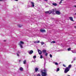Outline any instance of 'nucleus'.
Here are the masks:
<instances>
[{
	"instance_id": "nucleus-23",
	"label": "nucleus",
	"mask_w": 76,
	"mask_h": 76,
	"mask_svg": "<svg viewBox=\"0 0 76 76\" xmlns=\"http://www.w3.org/2000/svg\"><path fill=\"white\" fill-rule=\"evenodd\" d=\"M41 45H44V42H41Z\"/></svg>"
},
{
	"instance_id": "nucleus-39",
	"label": "nucleus",
	"mask_w": 76,
	"mask_h": 76,
	"mask_svg": "<svg viewBox=\"0 0 76 76\" xmlns=\"http://www.w3.org/2000/svg\"><path fill=\"white\" fill-rule=\"evenodd\" d=\"M71 63H73V61H72V62H71Z\"/></svg>"
},
{
	"instance_id": "nucleus-29",
	"label": "nucleus",
	"mask_w": 76,
	"mask_h": 76,
	"mask_svg": "<svg viewBox=\"0 0 76 76\" xmlns=\"http://www.w3.org/2000/svg\"><path fill=\"white\" fill-rule=\"evenodd\" d=\"M47 55H48V53H46L45 54V56H47Z\"/></svg>"
},
{
	"instance_id": "nucleus-2",
	"label": "nucleus",
	"mask_w": 76,
	"mask_h": 76,
	"mask_svg": "<svg viewBox=\"0 0 76 76\" xmlns=\"http://www.w3.org/2000/svg\"><path fill=\"white\" fill-rule=\"evenodd\" d=\"M45 13L46 14H49L50 15V14L53 13V12H52L51 10H50L49 11L45 12Z\"/></svg>"
},
{
	"instance_id": "nucleus-44",
	"label": "nucleus",
	"mask_w": 76,
	"mask_h": 76,
	"mask_svg": "<svg viewBox=\"0 0 76 76\" xmlns=\"http://www.w3.org/2000/svg\"><path fill=\"white\" fill-rule=\"evenodd\" d=\"M4 41L5 42V41H6V40H4Z\"/></svg>"
},
{
	"instance_id": "nucleus-24",
	"label": "nucleus",
	"mask_w": 76,
	"mask_h": 76,
	"mask_svg": "<svg viewBox=\"0 0 76 76\" xmlns=\"http://www.w3.org/2000/svg\"><path fill=\"white\" fill-rule=\"evenodd\" d=\"M50 58H52V54H50Z\"/></svg>"
},
{
	"instance_id": "nucleus-33",
	"label": "nucleus",
	"mask_w": 76,
	"mask_h": 76,
	"mask_svg": "<svg viewBox=\"0 0 76 76\" xmlns=\"http://www.w3.org/2000/svg\"><path fill=\"white\" fill-rule=\"evenodd\" d=\"M62 3V1H60V2L59 3V4H61V3Z\"/></svg>"
},
{
	"instance_id": "nucleus-27",
	"label": "nucleus",
	"mask_w": 76,
	"mask_h": 76,
	"mask_svg": "<svg viewBox=\"0 0 76 76\" xmlns=\"http://www.w3.org/2000/svg\"><path fill=\"white\" fill-rule=\"evenodd\" d=\"M36 57H37V56H33V58H36Z\"/></svg>"
},
{
	"instance_id": "nucleus-31",
	"label": "nucleus",
	"mask_w": 76,
	"mask_h": 76,
	"mask_svg": "<svg viewBox=\"0 0 76 76\" xmlns=\"http://www.w3.org/2000/svg\"><path fill=\"white\" fill-rule=\"evenodd\" d=\"M34 43H35V44H37V41H36L34 42Z\"/></svg>"
},
{
	"instance_id": "nucleus-41",
	"label": "nucleus",
	"mask_w": 76,
	"mask_h": 76,
	"mask_svg": "<svg viewBox=\"0 0 76 76\" xmlns=\"http://www.w3.org/2000/svg\"><path fill=\"white\" fill-rule=\"evenodd\" d=\"M51 19H54V18H51Z\"/></svg>"
},
{
	"instance_id": "nucleus-47",
	"label": "nucleus",
	"mask_w": 76,
	"mask_h": 76,
	"mask_svg": "<svg viewBox=\"0 0 76 76\" xmlns=\"http://www.w3.org/2000/svg\"><path fill=\"white\" fill-rule=\"evenodd\" d=\"M73 53V52H72Z\"/></svg>"
},
{
	"instance_id": "nucleus-13",
	"label": "nucleus",
	"mask_w": 76,
	"mask_h": 76,
	"mask_svg": "<svg viewBox=\"0 0 76 76\" xmlns=\"http://www.w3.org/2000/svg\"><path fill=\"white\" fill-rule=\"evenodd\" d=\"M19 45H20V48H23V46H22V44L20 43H19Z\"/></svg>"
},
{
	"instance_id": "nucleus-9",
	"label": "nucleus",
	"mask_w": 76,
	"mask_h": 76,
	"mask_svg": "<svg viewBox=\"0 0 76 76\" xmlns=\"http://www.w3.org/2000/svg\"><path fill=\"white\" fill-rule=\"evenodd\" d=\"M52 5L54 6H57V4L56 3H52Z\"/></svg>"
},
{
	"instance_id": "nucleus-46",
	"label": "nucleus",
	"mask_w": 76,
	"mask_h": 76,
	"mask_svg": "<svg viewBox=\"0 0 76 76\" xmlns=\"http://www.w3.org/2000/svg\"><path fill=\"white\" fill-rule=\"evenodd\" d=\"M75 15H76V13H75Z\"/></svg>"
},
{
	"instance_id": "nucleus-15",
	"label": "nucleus",
	"mask_w": 76,
	"mask_h": 76,
	"mask_svg": "<svg viewBox=\"0 0 76 76\" xmlns=\"http://www.w3.org/2000/svg\"><path fill=\"white\" fill-rule=\"evenodd\" d=\"M42 52L43 53H46V50H43L42 51Z\"/></svg>"
},
{
	"instance_id": "nucleus-17",
	"label": "nucleus",
	"mask_w": 76,
	"mask_h": 76,
	"mask_svg": "<svg viewBox=\"0 0 76 76\" xmlns=\"http://www.w3.org/2000/svg\"><path fill=\"white\" fill-rule=\"evenodd\" d=\"M20 70L21 71H23V68L22 67H20Z\"/></svg>"
},
{
	"instance_id": "nucleus-20",
	"label": "nucleus",
	"mask_w": 76,
	"mask_h": 76,
	"mask_svg": "<svg viewBox=\"0 0 76 76\" xmlns=\"http://www.w3.org/2000/svg\"><path fill=\"white\" fill-rule=\"evenodd\" d=\"M43 71L44 72L47 73V69H44Z\"/></svg>"
},
{
	"instance_id": "nucleus-42",
	"label": "nucleus",
	"mask_w": 76,
	"mask_h": 76,
	"mask_svg": "<svg viewBox=\"0 0 76 76\" xmlns=\"http://www.w3.org/2000/svg\"><path fill=\"white\" fill-rule=\"evenodd\" d=\"M45 1H47V0H45Z\"/></svg>"
},
{
	"instance_id": "nucleus-40",
	"label": "nucleus",
	"mask_w": 76,
	"mask_h": 76,
	"mask_svg": "<svg viewBox=\"0 0 76 76\" xmlns=\"http://www.w3.org/2000/svg\"><path fill=\"white\" fill-rule=\"evenodd\" d=\"M61 1H63V0H61Z\"/></svg>"
},
{
	"instance_id": "nucleus-43",
	"label": "nucleus",
	"mask_w": 76,
	"mask_h": 76,
	"mask_svg": "<svg viewBox=\"0 0 76 76\" xmlns=\"http://www.w3.org/2000/svg\"><path fill=\"white\" fill-rule=\"evenodd\" d=\"M75 59H74V61H75Z\"/></svg>"
},
{
	"instance_id": "nucleus-30",
	"label": "nucleus",
	"mask_w": 76,
	"mask_h": 76,
	"mask_svg": "<svg viewBox=\"0 0 76 76\" xmlns=\"http://www.w3.org/2000/svg\"><path fill=\"white\" fill-rule=\"evenodd\" d=\"M43 70H42V71H41V74H42V72H43Z\"/></svg>"
},
{
	"instance_id": "nucleus-3",
	"label": "nucleus",
	"mask_w": 76,
	"mask_h": 76,
	"mask_svg": "<svg viewBox=\"0 0 76 76\" xmlns=\"http://www.w3.org/2000/svg\"><path fill=\"white\" fill-rule=\"evenodd\" d=\"M37 51L39 55H41V54H42V51L40 50L39 49H38Z\"/></svg>"
},
{
	"instance_id": "nucleus-22",
	"label": "nucleus",
	"mask_w": 76,
	"mask_h": 76,
	"mask_svg": "<svg viewBox=\"0 0 76 76\" xmlns=\"http://www.w3.org/2000/svg\"><path fill=\"white\" fill-rule=\"evenodd\" d=\"M59 70H60V69L59 68H58L56 70L57 72H58Z\"/></svg>"
},
{
	"instance_id": "nucleus-16",
	"label": "nucleus",
	"mask_w": 76,
	"mask_h": 76,
	"mask_svg": "<svg viewBox=\"0 0 76 76\" xmlns=\"http://www.w3.org/2000/svg\"><path fill=\"white\" fill-rule=\"evenodd\" d=\"M20 43H19V44H24V42H22V41H21L20 42Z\"/></svg>"
},
{
	"instance_id": "nucleus-45",
	"label": "nucleus",
	"mask_w": 76,
	"mask_h": 76,
	"mask_svg": "<svg viewBox=\"0 0 76 76\" xmlns=\"http://www.w3.org/2000/svg\"><path fill=\"white\" fill-rule=\"evenodd\" d=\"M19 53V52H18V53Z\"/></svg>"
},
{
	"instance_id": "nucleus-21",
	"label": "nucleus",
	"mask_w": 76,
	"mask_h": 76,
	"mask_svg": "<svg viewBox=\"0 0 76 76\" xmlns=\"http://www.w3.org/2000/svg\"><path fill=\"white\" fill-rule=\"evenodd\" d=\"M68 51H70L71 50V48H69L68 49H67Z\"/></svg>"
},
{
	"instance_id": "nucleus-37",
	"label": "nucleus",
	"mask_w": 76,
	"mask_h": 76,
	"mask_svg": "<svg viewBox=\"0 0 76 76\" xmlns=\"http://www.w3.org/2000/svg\"><path fill=\"white\" fill-rule=\"evenodd\" d=\"M15 0V1H18V0Z\"/></svg>"
},
{
	"instance_id": "nucleus-14",
	"label": "nucleus",
	"mask_w": 76,
	"mask_h": 76,
	"mask_svg": "<svg viewBox=\"0 0 76 76\" xmlns=\"http://www.w3.org/2000/svg\"><path fill=\"white\" fill-rule=\"evenodd\" d=\"M18 27H19V28H21V27H22V25H19V24H18Z\"/></svg>"
},
{
	"instance_id": "nucleus-35",
	"label": "nucleus",
	"mask_w": 76,
	"mask_h": 76,
	"mask_svg": "<svg viewBox=\"0 0 76 76\" xmlns=\"http://www.w3.org/2000/svg\"><path fill=\"white\" fill-rule=\"evenodd\" d=\"M74 7H75L76 8V5H74Z\"/></svg>"
},
{
	"instance_id": "nucleus-18",
	"label": "nucleus",
	"mask_w": 76,
	"mask_h": 76,
	"mask_svg": "<svg viewBox=\"0 0 76 76\" xmlns=\"http://www.w3.org/2000/svg\"><path fill=\"white\" fill-rule=\"evenodd\" d=\"M50 42L51 43H56V41H53L51 42Z\"/></svg>"
},
{
	"instance_id": "nucleus-28",
	"label": "nucleus",
	"mask_w": 76,
	"mask_h": 76,
	"mask_svg": "<svg viewBox=\"0 0 76 76\" xmlns=\"http://www.w3.org/2000/svg\"><path fill=\"white\" fill-rule=\"evenodd\" d=\"M63 66H64V67H66V65L64 64H63Z\"/></svg>"
},
{
	"instance_id": "nucleus-25",
	"label": "nucleus",
	"mask_w": 76,
	"mask_h": 76,
	"mask_svg": "<svg viewBox=\"0 0 76 76\" xmlns=\"http://www.w3.org/2000/svg\"><path fill=\"white\" fill-rule=\"evenodd\" d=\"M55 64L56 65H58V63L57 62H55Z\"/></svg>"
},
{
	"instance_id": "nucleus-26",
	"label": "nucleus",
	"mask_w": 76,
	"mask_h": 76,
	"mask_svg": "<svg viewBox=\"0 0 76 76\" xmlns=\"http://www.w3.org/2000/svg\"><path fill=\"white\" fill-rule=\"evenodd\" d=\"M43 57H42V55L40 56V58H42Z\"/></svg>"
},
{
	"instance_id": "nucleus-10",
	"label": "nucleus",
	"mask_w": 76,
	"mask_h": 76,
	"mask_svg": "<svg viewBox=\"0 0 76 76\" xmlns=\"http://www.w3.org/2000/svg\"><path fill=\"white\" fill-rule=\"evenodd\" d=\"M40 31V32H45V30L41 29Z\"/></svg>"
},
{
	"instance_id": "nucleus-1",
	"label": "nucleus",
	"mask_w": 76,
	"mask_h": 76,
	"mask_svg": "<svg viewBox=\"0 0 76 76\" xmlns=\"http://www.w3.org/2000/svg\"><path fill=\"white\" fill-rule=\"evenodd\" d=\"M72 67V65L71 64H70L69 65L68 67H66V69H65L64 70V73H67L70 70V69Z\"/></svg>"
},
{
	"instance_id": "nucleus-36",
	"label": "nucleus",
	"mask_w": 76,
	"mask_h": 76,
	"mask_svg": "<svg viewBox=\"0 0 76 76\" xmlns=\"http://www.w3.org/2000/svg\"><path fill=\"white\" fill-rule=\"evenodd\" d=\"M3 1V0H0V1Z\"/></svg>"
},
{
	"instance_id": "nucleus-32",
	"label": "nucleus",
	"mask_w": 76,
	"mask_h": 76,
	"mask_svg": "<svg viewBox=\"0 0 76 76\" xmlns=\"http://www.w3.org/2000/svg\"><path fill=\"white\" fill-rule=\"evenodd\" d=\"M17 55L18 56H19V55L18 53H17Z\"/></svg>"
},
{
	"instance_id": "nucleus-5",
	"label": "nucleus",
	"mask_w": 76,
	"mask_h": 76,
	"mask_svg": "<svg viewBox=\"0 0 76 76\" xmlns=\"http://www.w3.org/2000/svg\"><path fill=\"white\" fill-rule=\"evenodd\" d=\"M56 13L57 15H60V14H61V13L58 11H56Z\"/></svg>"
},
{
	"instance_id": "nucleus-38",
	"label": "nucleus",
	"mask_w": 76,
	"mask_h": 76,
	"mask_svg": "<svg viewBox=\"0 0 76 76\" xmlns=\"http://www.w3.org/2000/svg\"><path fill=\"white\" fill-rule=\"evenodd\" d=\"M21 61V60H19V62H20Z\"/></svg>"
},
{
	"instance_id": "nucleus-4",
	"label": "nucleus",
	"mask_w": 76,
	"mask_h": 76,
	"mask_svg": "<svg viewBox=\"0 0 76 76\" xmlns=\"http://www.w3.org/2000/svg\"><path fill=\"white\" fill-rule=\"evenodd\" d=\"M47 73L46 72H42V76H47Z\"/></svg>"
},
{
	"instance_id": "nucleus-12",
	"label": "nucleus",
	"mask_w": 76,
	"mask_h": 76,
	"mask_svg": "<svg viewBox=\"0 0 76 76\" xmlns=\"http://www.w3.org/2000/svg\"><path fill=\"white\" fill-rule=\"evenodd\" d=\"M53 12H56V10L55 9H52V11Z\"/></svg>"
},
{
	"instance_id": "nucleus-34",
	"label": "nucleus",
	"mask_w": 76,
	"mask_h": 76,
	"mask_svg": "<svg viewBox=\"0 0 76 76\" xmlns=\"http://www.w3.org/2000/svg\"><path fill=\"white\" fill-rule=\"evenodd\" d=\"M39 41H37V43H39Z\"/></svg>"
},
{
	"instance_id": "nucleus-11",
	"label": "nucleus",
	"mask_w": 76,
	"mask_h": 76,
	"mask_svg": "<svg viewBox=\"0 0 76 76\" xmlns=\"http://www.w3.org/2000/svg\"><path fill=\"white\" fill-rule=\"evenodd\" d=\"M35 72H37V71L38 70V68L37 67L35 68Z\"/></svg>"
},
{
	"instance_id": "nucleus-8",
	"label": "nucleus",
	"mask_w": 76,
	"mask_h": 76,
	"mask_svg": "<svg viewBox=\"0 0 76 76\" xmlns=\"http://www.w3.org/2000/svg\"><path fill=\"white\" fill-rule=\"evenodd\" d=\"M34 51H33V50H31L29 52V54H32V53H33Z\"/></svg>"
},
{
	"instance_id": "nucleus-7",
	"label": "nucleus",
	"mask_w": 76,
	"mask_h": 76,
	"mask_svg": "<svg viewBox=\"0 0 76 76\" xmlns=\"http://www.w3.org/2000/svg\"><path fill=\"white\" fill-rule=\"evenodd\" d=\"M69 18L71 21H73V22H74V20H73V18L72 17H70Z\"/></svg>"
},
{
	"instance_id": "nucleus-6",
	"label": "nucleus",
	"mask_w": 76,
	"mask_h": 76,
	"mask_svg": "<svg viewBox=\"0 0 76 76\" xmlns=\"http://www.w3.org/2000/svg\"><path fill=\"white\" fill-rule=\"evenodd\" d=\"M31 6H32V7H34V6H35V5H34V3L33 2H31Z\"/></svg>"
},
{
	"instance_id": "nucleus-19",
	"label": "nucleus",
	"mask_w": 76,
	"mask_h": 76,
	"mask_svg": "<svg viewBox=\"0 0 76 76\" xmlns=\"http://www.w3.org/2000/svg\"><path fill=\"white\" fill-rule=\"evenodd\" d=\"M23 64H26V60L23 61Z\"/></svg>"
}]
</instances>
